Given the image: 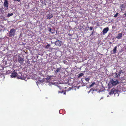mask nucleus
<instances>
[{
	"label": "nucleus",
	"mask_w": 126,
	"mask_h": 126,
	"mask_svg": "<svg viewBox=\"0 0 126 126\" xmlns=\"http://www.w3.org/2000/svg\"><path fill=\"white\" fill-rule=\"evenodd\" d=\"M8 1L6 0H5L4 3V6L6 7V9H7L8 8Z\"/></svg>",
	"instance_id": "7"
},
{
	"label": "nucleus",
	"mask_w": 126,
	"mask_h": 126,
	"mask_svg": "<svg viewBox=\"0 0 126 126\" xmlns=\"http://www.w3.org/2000/svg\"><path fill=\"white\" fill-rule=\"evenodd\" d=\"M19 78L20 79H21V77H20V78Z\"/></svg>",
	"instance_id": "31"
},
{
	"label": "nucleus",
	"mask_w": 126,
	"mask_h": 126,
	"mask_svg": "<svg viewBox=\"0 0 126 126\" xmlns=\"http://www.w3.org/2000/svg\"><path fill=\"white\" fill-rule=\"evenodd\" d=\"M23 58L19 57V58L18 59V62L20 63H22L23 61Z\"/></svg>",
	"instance_id": "10"
},
{
	"label": "nucleus",
	"mask_w": 126,
	"mask_h": 126,
	"mask_svg": "<svg viewBox=\"0 0 126 126\" xmlns=\"http://www.w3.org/2000/svg\"><path fill=\"white\" fill-rule=\"evenodd\" d=\"M13 15V14L12 13L11 14H8V17H10V16H12Z\"/></svg>",
	"instance_id": "19"
},
{
	"label": "nucleus",
	"mask_w": 126,
	"mask_h": 126,
	"mask_svg": "<svg viewBox=\"0 0 126 126\" xmlns=\"http://www.w3.org/2000/svg\"><path fill=\"white\" fill-rule=\"evenodd\" d=\"M61 70V68H57L56 71V72L57 73L59 72Z\"/></svg>",
	"instance_id": "17"
},
{
	"label": "nucleus",
	"mask_w": 126,
	"mask_h": 126,
	"mask_svg": "<svg viewBox=\"0 0 126 126\" xmlns=\"http://www.w3.org/2000/svg\"><path fill=\"white\" fill-rule=\"evenodd\" d=\"M90 79V77L86 78H85V79L86 81L88 82Z\"/></svg>",
	"instance_id": "15"
},
{
	"label": "nucleus",
	"mask_w": 126,
	"mask_h": 126,
	"mask_svg": "<svg viewBox=\"0 0 126 126\" xmlns=\"http://www.w3.org/2000/svg\"><path fill=\"white\" fill-rule=\"evenodd\" d=\"M72 89V88H70V87L69 88L68 90V91Z\"/></svg>",
	"instance_id": "23"
},
{
	"label": "nucleus",
	"mask_w": 126,
	"mask_h": 126,
	"mask_svg": "<svg viewBox=\"0 0 126 126\" xmlns=\"http://www.w3.org/2000/svg\"><path fill=\"white\" fill-rule=\"evenodd\" d=\"M95 84V83L94 82L90 86V87H91L93 86L94 84Z\"/></svg>",
	"instance_id": "18"
},
{
	"label": "nucleus",
	"mask_w": 126,
	"mask_h": 126,
	"mask_svg": "<svg viewBox=\"0 0 126 126\" xmlns=\"http://www.w3.org/2000/svg\"><path fill=\"white\" fill-rule=\"evenodd\" d=\"M93 29V28L92 27H90V30H92Z\"/></svg>",
	"instance_id": "22"
},
{
	"label": "nucleus",
	"mask_w": 126,
	"mask_h": 126,
	"mask_svg": "<svg viewBox=\"0 0 126 126\" xmlns=\"http://www.w3.org/2000/svg\"><path fill=\"white\" fill-rule=\"evenodd\" d=\"M84 75V74L83 73H81L79 75L78 77H80Z\"/></svg>",
	"instance_id": "16"
},
{
	"label": "nucleus",
	"mask_w": 126,
	"mask_h": 126,
	"mask_svg": "<svg viewBox=\"0 0 126 126\" xmlns=\"http://www.w3.org/2000/svg\"><path fill=\"white\" fill-rule=\"evenodd\" d=\"M52 84V83H49V85L51 86Z\"/></svg>",
	"instance_id": "27"
},
{
	"label": "nucleus",
	"mask_w": 126,
	"mask_h": 126,
	"mask_svg": "<svg viewBox=\"0 0 126 126\" xmlns=\"http://www.w3.org/2000/svg\"><path fill=\"white\" fill-rule=\"evenodd\" d=\"M119 83V82L117 80H115L112 79L110 80L108 84V86L109 87H111L110 86V84H112V86H115Z\"/></svg>",
	"instance_id": "1"
},
{
	"label": "nucleus",
	"mask_w": 126,
	"mask_h": 126,
	"mask_svg": "<svg viewBox=\"0 0 126 126\" xmlns=\"http://www.w3.org/2000/svg\"><path fill=\"white\" fill-rule=\"evenodd\" d=\"M123 6H124V5L123 4L121 5V7H122V8H123L124 7Z\"/></svg>",
	"instance_id": "25"
},
{
	"label": "nucleus",
	"mask_w": 126,
	"mask_h": 126,
	"mask_svg": "<svg viewBox=\"0 0 126 126\" xmlns=\"http://www.w3.org/2000/svg\"><path fill=\"white\" fill-rule=\"evenodd\" d=\"M109 30V28L108 27L104 28L102 31L103 34H105Z\"/></svg>",
	"instance_id": "4"
},
{
	"label": "nucleus",
	"mask_w": 126,
	"mask_h": 126,
	"mask_svg": "<svg viewBox=\"0 0 126 126\" xmlns=\"http://www.w3.org/2000/svg\"><path fill=\"white\" fill-rule=\"evenodd\" d=\"M115 91V89L114 88H113L111 89L110 92L109 93V94H108L107 97H108L109 96V95L113 94L114 93Z\"/></svg>",
	"instance_id": "9"
},
{
	"label": "nucleus",
	"mask_w": 126,
	"mask_h": 126,
	"mask_svg": "<svg viewBox=\"0 0 126 126\" xmlns=\"http://www.w3.org/2000/svg\"><path fill=\"white\" fill-rule=\"evenodd\" d=\"M91 91V90L90 91H89V92H90V91Z\"/></svg>",
	"instance_id": "32"
},
{
	"label": "nucleus",
	"mask_w": 126,
	"mask_h": 126,
	"mask_svg": "<svg viewBox=\"0 0 126 126\" xmlns=\"http://www.w3.org/2000/svg\"><path fill=\"white\" fill-rule=\"evenodd\" d=\"M37 85H38V84L37 83Z\"/></svg>",
	"instance_id": "33"
},
{
	"label": "nucleus",
	"mask_w": 126,
	"mask_h": 126,
	"mask_svg": "<svg viewBox=\"0 0 126 126\" xmlns=\"http://www.w3.org/2000/svg\"><path fill=\"white\" fill-rule=\"evenodd\" d=\"M20 0H14V1H18V2H19L20 1Z\"/></svg>",
	"instance_id": "24"
},
{
	"label": "nucleus",
	"mask_w": 126,
	"mask_h": 126,
	"mask_svg": "<svg viewBox=\"0 0 126 126\" xmlns=\"http://www.w3.org/2000/svg\"><path fill=\"white\" fill-rule=\"evenodd\" d=\"M117 47H115L114 48L113 50V53L114 54L116 53V51Z\"/></svg>",
	"instance_id": "13"
},
{
	"label": "nucleus",
	"mask_w": 126,
	"mask_h": 126,
	"mask_svg": "<svg viewBox=\"0 0 126 126\" xmlns=\"http://www.w3.org/2000/svg\"><path fill=\"white\" fill-rule=\"evenodd\" d=\"M118 13H116L114 16V17H117L118 15Z\"/></svg>",
	"instance_id": "21"
},
{
	"label": "nucleus",
	"mask_w": 126,
	"mask_h": 126,
	"mask_svg": "<svg viewBox=\"0 0 126 126\" xmlns=\"http://www.w3.org/2000/svg\"><path fill=\"white\" fill-rule=\"evenodd\" d=\"M103 98V97H102L100 99V100H101V99H102Z\"/></svg>",
	"instance_id": "29"
},
{
	"label": "nucleus",
	"mask_w": 126,
	"mask_h": 126,
	"mask_svg": "<svg viewBox=\"0 0 126 126\" xmlns=\"http://www.w3.org/2000/svg\"><path fill=\"white\" fill-rule=\"evenodd\" d=\"M53 15L52 14H48L47 15V19H50L53 17Z\"/></svg>",
	"instance_id": "11"
},
{
	"label": "nucleus",
	"mask_w": 126,
	"mask_h": 126,
	"mask_svg": "<svg viewBox=\"0 0 126 126\" xmlns=\"http://www.w3.org/2000/svg\"><path fill=\"white\" fill-rule=\"evenodd\" d=\"M16 31L14 29L11 30L9 33V36L10 37L14 36L15 35Z\"/></svg>",
	"instance_id": "2"
},
{
	"label": "nucleus",
	"mask_w": 126,
	"mask_h": 126,
	"mask_svg": "<svg viewBox=\"0 0 126 126\" xmlns=\"http://www.w3.org/2000/svg\"><path fill=\"white\" fill-rule=\"evenodd\" d=\"M50 76H48L46 79H43L42 80H40L39 81L41 82H43L45 81L46 80H47V81H46V82H48V81L50 79Z\"/></svg>",
	"instance_id": "3"
},
{
	"label": "nucleus",
	"mask_w": 126,
	"mask_h": 126,
	"mask_svg": "<svg viewBox=\"0 0 126 126\" xmlns=\"http://www.w3.org/2000/svg\"><path fill=\"white\" fill-rule=\"evenodd\" d=\"M50 45L49 44L47 45L46 47L45 48H49V49H51V47H50Z\"/></svg>",
	"instance_id": "14"
},
{
	"label": "nucleus",
	"mask_w": 126,
	"mask_h": 126,
	"mask_svg": "<svg viewBox=\"0 0 126 126\" xmlns=\"http://www.w3.org/2000/svg\"><path fill=\"white\" fill-rule=\"evenodd\" d=\"M62 42L59 40H57L55 42V44L57 46H61V45Z\"/></svg>",
	"instance_id": "8"
},
{
	"label": "nucleus",
	"mask_w": 126,
	"mask_h": 126,
	"mask_svg": "<svg viewBox=\"0 0 126 126\" xmlns=\"http://www.w3.org/2000/svg\"><path fill=\"white\" fill-rule=\"evenodd\" d=\"M51 29H50L49 30V32H51Z\"/></svg>",
	"instance_id": "28"
},
{
	"label": "nucleus",
	"mask_w": 126,
	"mask_h": 126,
	"mask_svg": "<svg viewBox=\"0 0 126 126\" xmlns=\"http://www.w3.org/2000/svg\"><path fill=\"white\" fill-rule=\"evenodd\" d=\"M17 73L14 71L13 72L11 76V77L12 78H15L17 76Z\"/></svg>",
	"instance_id": "5"
},
{
	"label": "nucleus",
	"mask_w": 126,
	"mask_h": 126,
	"mask_svg": "<svg viewBox=\"0 0 126 126\" xmlns=\"http://www.w3.org/2000/svg\"><path fill=\"white\" fill-rule=\"evenodd\" d=\"M122 36V33H119L116 38L117 39H120Z\"/></svg>",
	"instance_id": "12"
},
{
	"label": "nucleus",
	"mask_w": 126,
	"mask_h": 126,
	"mask_svg": "<svg viewBox=\"0 0 126 126\" xmlns=\"http://www.w3.org/2000/svg\"><path fill=\"white\" fill-rule=\"evenodd\" d=\"M63 93V94L65 95L66 94H65V92H60V91H59V93Z\"/></svg>",
	"instance_id": "20"
},
{
	"label": "nucleus",
	"mask_w": 126,
	"mask_h": 126,
	"mask_svg": "<svg viewBox=\"0 0 126 126\" xmlns=\"http://www.w3.org/2000/svg\"><path fill=\"white\" fill-rule=\"evenodd\" d=\"M93 32H92V34H93Z\"/></svg>",
	"instance_id": "30"
},
{
	"label": "nucleus",
	"mask_w": 126,
	"mask_h": 126,
	"mask_svg": "<svg viewBox=\"0 0 126 126\" xmlns=\"http://www.w3.org/2000/svg\"><path fill=\"white\" fill-rule=\"evenodd\" d=\"M122 73V71H121L119 72H116L115 74V76L116 78H118L120 77V74Z\"/></svg>",
	"instance_id": "6"
},
{
	"label": "nucleus",
	"mask_w": 126,
	"mask_h": 126,
	"mask_svg": "<svg viewBox=\"0 0 126 126\" xmlns=\"http://www.w3.org/2000/svg\"><path fill=\"white\" fill-rule=\"evenodd\" d=\"M124 15H125L126 16V12L124 14Z\"/></svg>",
	"instance_id": "26"
}]
</instances>
